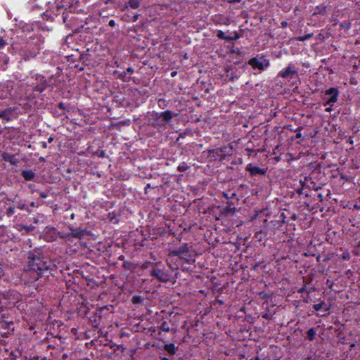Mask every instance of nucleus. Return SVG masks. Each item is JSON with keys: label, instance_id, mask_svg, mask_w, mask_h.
<instances>
[{"label": "nucleus", "instance_id": "nucleus-1", "mask_svg": "<svg viewBox=\"0 0 360 360\" xmlns=\"http://www.w3.org/2000/svg\"><path fill=\"white\" fill-rule=\"evenodd\" d=\"M27 265L25 266V277L27 283H34L42 277L54 276L57 266L53 260L44 256L40 250H34L27 253Z\"/></svg>", "mask_w": 360, "mask_h": 360}, {"label": "nucleus", "instance_id": "nucleus-2", "mask_svg": "<svg viewBox=\"0 0 360 360\" xmlns=\"http://www.w3.org/2000/svg\"><path fill=\"white\" fill-rule=\"evenodd\" d=\"M32 79L34 81L31 84V91L27 90L25 94L20 96V105H24L26 108H31L35 103L34 98L44 92L46 89L53 88V84L51 80L52 77L47 79L44 75L35 74Z\"/></svg>", "mask_w": 360, "mask_h": 360}, {"label": "nucleus", "instance_id": "nucleus-3", "mask_svg": "<svg viewBox=\"0 0 360 360\" xmlns=\"http://www.w3.org/2000/svg\"><path fill=\"white\" fill-rule=\"evenodd\" d=\"M175 258L184 261L187 264L195 262V254L192 245L187 243H181L179 247L169 249L167 262L172 269H178L179 264Z\"/></svg>", "mask_w": 360, "mask_h": 360}, {"label": "nucleus", "instance_id": "nucleus-4", "mask_svg": "<svg viewBox=\"0 0 360 360\" xmlns=\"http://www.w3.org/2000/svg\"><path fill=\"white\" fill-rule=\"evenodd\" d=\"M300 183L302 186L300 188L297 189L299 195H303L305 198L311 197L312 192H318L322 189L320 184H316L310 176H305L303 180H300Z\"/></svg>", "mask_w": 360, "mask_h": 360}, {"label": "nucleus", "instance_id": "nucleus-5", "mask_svg": "<svg viewBox=\"0 0 360 360\" xmlns=\"http://www.w3.org/2000/svg\"><path fill=\"white\" fill-rule=\"evenodd\" d=\"M248 64L254 69L263 71L270 65V60L264 54H257L248 60Z\"/></svg>", "mask_w": 360, "mask_h": 360}, {"label": "nucleus", "instance_id": "nucleus-6", "mask_svg": "<svg viewBox=\"0 0 360 360\" xmlns=\"http://www.w3.org/2000/svg\"><path fill=\"white\" fill-rule=\"evenodd\" d=\"M339 95L340 91L338 88L330 87L327 89L324 92H323V105L324 106L334 105L338 100Z\"/></svg>", "mask_w": 360, "mask_h": 360}, {"label": "nucleus", "instance_id": "nucleus-7", "mask_svg": "<svg viewBox=\"0 0 360 360\" xmlns=\"http://www.w3.org/2000/svg\"><path fill=\"white\" fill-rule=\"evenodd\" d=\"M278 77L288 79L289 81L293 79H296L298 77L297 68L293 63H289L285 68H283L279 71L278 73Z\"/></svg>", "mask_w": 360, "mask_h": 360}, {"label": "nucleus", "instance_id": "nucleus-8", "mask_svg": "<svg viewBox=\"0 0 360 360\" xmlns=\"http://www.w3.org/2000/svg\"><path fill=\"white\" fill-rule=\"evenodd\" d=\"M150 275L163 283H167L170 280V274L165 269L153 268L150 271Z\"/></svg>", "mask_w": 360, "mask_h": 360}, {"label": "nucleus", "instance_id": "nucleus-9", "mask_svg": "<svg viewBox=\"0 0 360 360\" xmlns=\"http://www.w3.org/2000/svg\"><path fill=\"white\" fill-rule=\"evenodd\" d=\"M44 238L49 241L56 240L57 238H66L65 234H62L54 227H46L44 230Z\"/></svg>", "mask_w": 360, "mask_h": 360}, {"label": "nucleus", "instance_id": "nucleus-10", "mask_svg": "<svg viewBox=\"0 0 360 360\" xmlns=\"http://www.w3.org/2000/svg\"><path fill=\"white\" fill-rule=\"evenodd\" d=\"M307 198V200L304 201L307 207L314 208V206L318 205L319 202L323 200L325 196L321 193L312 192V196Z\"/></svg>", "mask_w": 360, "mask_h": 360}, {"label": "nucleus", "instance_id": "nucleus-11", "mask_svg": "<svg viewBox=\"0 0 360 360\" xmlns=\"http://www.w3.org/2000/svg\"><path fill=\"white\" fill-rule=\"evenodd\" d=\"M6 201L11 202L17 209L30 212L27 206L25 205L23 200L19 198L18 195H15L13 198H6Z\"/></svg>", "mask_w": 360, "mask_h": 360}, {"label": "nucleus", "instance_id": "nucleus-12", "mask_svg": "<svg viewBox=\"0 0 360 360\" xmlns=\"http://www.w3.org/2000/svg\"><path fill=\"white\" fill-rule=\"evenodd\" d=\"M245 169L250 173L251 176L264 175L266 172V169L260 168L258 166H255L251 163L247 165Z\"/></svg>", "mask_w": 360, "mask_h": 360}, {"label": "nucleus", "instance_id": "nucleus-13", "mask_svg": "<svg viewBox=\"0 0 360 360\" xmlns=\"http://www.w3.org/2000/svg\"><path fill=\"white\" fill-rule=\"evenodd\" d=\"M1 157L2 160L11 163L12 165H16L18 163V160L14 154L4 153L1 154Z\"/></svg>", "mask_w": 360, "mask_h": 360}, {"label": "nucleus", "instance_id": "nucleus-14", "mask_svg": "<svg viewBox=\"0 0 360 360\" xmlns=\"http://www.w3.org/2000/svg\"><path fill=\"white\" fill-rule=\"evenodd\" d=\"M14 117V112L11 108L0 111V118L6 121H11Z\"/></svg>", "mask_w": 360, "mask_h": 360}, {"label": "nucleus", "instance_id": "nucleus-15", "mask_svg": "<svg viewBox=\"0 0 360 360\" xmlns=\"http://www.w3.org/2000/svg\"><path fill=\"white\" fill-rule=\"evenodd\" d=\"M5 203V214L10 217L13 216L15 212V207L11 202L4 201Z\"/></svg>", "mask_w": 360, "mask_h": 360}, {"label": "nucleus", "instance_id": "nucleus-16", "mask_svg": "<svg viewBox=\"0 0 360 360\" xmlns=\"http://www.w3.org/2000/svg\"><path fill=\"white\" fill-rule=\"evenodd\" d=\"M68 228L70 232L65 235L66 238L71 236L77 238H81L83 236V231L75 229L72 226H69Z\"/></svg>", "mask_w": 360, "mask_h": 360}, {"label": "nucleus", "instance_id": "nucleus-17", "mask_svg": "<svg viewBox=\"0 0 360 360\" xmlns=\"http://www.w3.org/2000/svg\"><path fill=\"white\" fill-rule=\"evenodd\" d=\"M177 349L178 347L175 346L174 343H167L163 346V349L167 352L169 356H174L176 354Z\"/></svg>", "mask_w": 360, "mask_h": 360}, {"label": "nucleus", "instance_id": "nucleus-18", "mask_svg": "<svg viewBox=\"0 0 360 360\" xmlns=\"http://www.w3.org/2000/svg\"><path fill=\"white\" fill-rule=\"evenodd\" d=\"M114 75H116L117 78L122 80L124 82H128L131 79V77L127 75V72H120L117 70L114 71Z\"/></svg>", "mask_w": 360, "mask_h": 360}, {"label": "nucleus", "instance_id": "nucleus-19", "mask_svg": "<svg viewBox=\"0 0 360 360\" xmlns=\"http://www.w3.org/2000/svg\"><path fill=\"white\" fill-rule=\"evenodd\" d=\"M226 77L229 79V81H234L236 78L235 75V72L231 65H227L224 68Z\"/></svg>", "mask_w": 360, "mask_h": 360}, {"label": "nucleus", "instance_id": "nucleus-20", "mask_svg": "<svg viewBox=\"0 0 360 360\" xmlns=\"http://www.w3.org/2000/svg\"><path fill=\"white\" fill-rule=\"evenodd\" d=\"M160 115L161 116V119L165 122H169L174 116L172 112L169 110L161 112H160Z\"/></svg>", "mask_w": 360, "mask_h": 360}, {"label": "nucleus", "instance_id": "nucleus-21", "mask_svg": "<svg viewBox=\"0 0 360 360\" xmlns=\"http://www.w3.org/2000/svg\"><path fill=\"white\" fill-rule=\"evenodd\" d=\"M84 58V55L78 53L77 55L72 54L67 57V60L70 63H74L75 62L82 60Z\"/></svg>", "mask_w": 360, "mask_h": 360}, {"label": "nucleus", "instance_id": "nucleus-22", "mask_svg": "<svg viewBox=\"0 0 360 360\" xmlns=\"http://www.w3.org/2000/svg\"><path fill=\"white\" fill-rule=\"evenodd\" d=\"M141 5V0H129L124 4V8H131L132 9L138 8Z\"/></svg>", "mask_w": 360, "mask_h": 360}, {"label": "nucleus", "instance_id": "nucleus-23", "mask_svg": "<svg viewBox=\"0 0 360 360\" xmlns=\"http://www.w3.org/2000/svg\"><path fill=\"white\" fill-rule=\"evenodd\" d=\"M22 176L25 181H32L35 176V173L32 169H26L22 172Z\"/></svg>", "mask_w": 360, "mask_h": 360}, {"label": "nucleus", "instance_id": "nucleus-24", "mask_svg": "<svg viewBox=\"0 0 360 360\" xmlns=\"http://www.w3.org/2000/svg\"><path fill=\"white\" fill-rule=\"evenodd\" d=\"M16 230L19 231H25V233H29L33 230L34 227L31 226H26L20 224H18L15 226Z\"/></svg>", "mask_w": 360, "mask_h": 360}, {"label": "nucleus", "instance_id": "nucleus-25", "mask_svg": "<svg viewBox=\"0 0 360 360\" xmlns=\"http://www.w3.org/2000/svg\"><path fill=\"white\" fill-rule=\"evenodd\" d=\"M222 195L224 198H225L226 199H228V200L229 199H236L237 200H239L237 196V194L235 192H231V191H223Z\"/></svg>", "mask_w": 360, "mask_h": 360}, {"label": "nucleus", "instance_id": "nucleus-26", "mask_svg": "<svg viewBox=\"0 0 360 360\" xmlns=\"http://www.w3.org/2000/svg\"><path fill=\"white\" fill-rule=\"evenodd\" d=\"M313 308L315 311H319L321 309L324 308V311H328L329 310V307H326V304L324 301H321L319 303L314 304L313 305Z\"/></svg>", "mask_w": 360, "mask_h": 360}, {"label": "nucleus", "instance_id": "nucleus-27", "mask_svg": "<svg viewBox=\"0 0 360 360\" xmlns=\"http://www.w3.org/2000/svg\"><path fill=\"white\" fill-rule=\"evenodd\" d=\"M226 204H227V206H226L224 208V212L226 214H228V213L234 212V210H235L234 204L230 201H227Z\"/></svg>", "mask_w": 360, "mask_h": 360}, {"label": "nucleus", "instance_id": "nucleus-28", "mask_svg": "<svg viewBox=\"0 0 360 360\" xmlns=\"http://www.w3.org/2000/svg\"><path fill=\"white\" fill-rule=\"evenodd\" d=\"M352 27V23L349 20H345L340 22V28L345 30V31H348Z\"/></svg>", "mask_w": 360, "mask_h": 360}, {"label": "nucleus", "instance_id": "nucleus-29", "mask_svg": "<svg viewBox=\"0 0 360 360\" xmlns=\"http://www.w3.org/2000/svg\"><path fill=\"white\" fill-rule=\"evenodd\" d=\"M223 152L222 148H216L209 150V154L212 158H216V157L220 156V153Z\"/></svg>", "mask_w": 360, "mask_h": 360}, {"label": "nucleus", "instance_id": "nucleus-30", "mask_svg": "<svg viewBox=\"0 0 360 360\" xmlns=\"http://www.w3.org/2000/svg\"><path fill=\"white\" fill-rule=\"evenodd\" d=\"M307 339L309 340V341H313L315 338V335H316V331L314 330V328H309L307 331Z\"/></svg>", "mask_w": 360, "mask_h": 360}, {"label": "nucleus", "instance_id": "nucleus-31", "mask_svg": "<svg viewBox=\"0 0 360 360\" xmlns=\"http://www.w3.org/2000/svg\"><path fill=\"white\" fill-rule=\"evenodd\" d=\"M216 36L220 39L229 41V35H226L222 30H217Z\"/></svg>", "mask_w": 360, "mask_h": 360}, {"label": "nucleus", "instance_id": "nucleus-32", "mask_svg": "<svg viewBox=\"0 0 360 360\" xmlns=\"http://www.w3.org/2000/svg\"><path fill=\"white\" fill-rule=\"evenodd\" d=\"M160 329L165 332H169L171 330L169 323L166 321H164L161 323L160 326Z\"/></svg>", "mask_w": 360, "mask_h": 360}, {"label": "nucleus", "instance_id": "nucleus-33", "mask_svg": "<svg viewBox=\"0 0 360 360\" xmlns=\"http://www.w3.org/2000/svg\"><path fill=\"white\" fill-rule=\"evenodd\" d=\"M313 35H314L313 33H309V34L303 35V36L297 37L295 38V39L297 41H304L306 40L311 39L313 37Z\"/></svg>", "mask_w": 360, "mask_h": 360}, {"label": "nucleus", "instance_id": "nucleus-34", "mask_svg": "<svg viewBox=\"0 0 360 360\" xmlns=\"http://www.w3.org/2000/svg\"><path fill=\"white\" fill-rule=\"evenodd\" d=\"M108 219L109 221L113 224H117L119 222V219L117 216H115V212H110L108 216Z\"/></svg>", "mask_w": 360, "mask_h": 360}, {"label": "nucleus", "instance_id": "nucleus-35", "mask_svg": "<svg viewBox=\"0 0 360 360\" xmlns=\"http://www.w3.org/2000/svg\"><path fill=\"white\" fill-rule=\"evenodd\" d=\"M231 34L232 35H229V41L238 40L240 37V35L237 31H233Z\"/></svg>", "mask_w": 360, "mask_h": 360}, {"label": "nucleus", "instance_id": "nucleus-36", "mask_svg": "<svg viewBox=\"0 0 360 360\" xmlns=\"http://www.w3.org/2000/svg\"><path fill=\"white\" fill-rule=\"evenodd\" d=\"M143 298L141 295H134L131 298V302L134 304H139L142 302Z\"/></svg>", "mask_w": 360, "mask_h": 360}, {"label": "nucleus", "instance_id": "nucleus-37", "mask_svg": "<svg viewBox=\"0 0 360 360\" xmlns=\"http://www.w3.org/2000/svg\"><path fill=\"white\" fill-rule=\"evenodd\" d=\"M189 169V167L187 165L186 162H182L177 167V170L180 172H184L187 171Z\"/></svg>", "mask_w": 360, "mask_h": 360}, {"label": "nucleus", "instance_id": "nucleus-38", "mask_svg": "<svg viewBox=\"0 0 360 360\" xmlns=\"http://www.w3.org/2000/svg\"><path fill=\"white\" fill-rule=\"evenodd\" d=\"M258 295L259 297V298L262 299V300H268L269 299H270L271 297V296L266 293L265 291H261L258 293Z\"/></svg>", "mask_w": 360, "mask_h": 360}, {"label": "nucleus", "instance_id": "nucleus-39", "mask_svg": "<svg viewBox=\"0 0 360 360\" xmlns=\"http://www.w3.org/2000/svg\"><path fill=\"white\" fill-rule=\"evenodd\" d=\"M56 108L61 110V112H64L65 113L66 111H69L67 108L66 105L63 103L60 102L57 104Z\"/></svg>", "mask_w": 360, "mask_h": 360}, {"label": "nucleus", "instance_id": "nucleus-40", "mask_svg": "<svg viewBox=\"0 0 360 360\" xmlns=\"http://www.w3.org/2000/svg\"><path fill=\"white\" fill-rule=\"evenodd\" d=\"M6 296L7 297L13 296L16 301H18L19 300V297H20V295L18 293L15 292H13V291H8L6 293Z\"/></svg>", "mask_w": 360, "mask_h": 360}, {"label": "nucleus", "instance_id": "nucleus-41", "mask_svg": "<svg viewBox=\"0 0 360 360\" xmlns=\"http://www.w3.org/2000/svg\"><path fill=\"white\" fill-rule=\"evenodd\" d=\"M230 53H235V54H240V50L238 47H236V46H233L230 49Z\"/></svg>", "mask_w": 360, "mask_h": 360}, {"label": "nucleus", "instance_id": "nucleus-42", "mask_svg": "<svg viewBox=\"0 0 360 360\" xmlns=\"http://www.w3.org/2000/svg\"><path fill=\"white\" fill-rule=\"evenodd\" d=\"M181 269L184 272H191V271H192V269H191V268L190 266H185V265H181Z\"/></svg>", "mask_w": 360, "mask_h": 360}, {"label": "nucleus", "instance_id": "nucleus-43", "mask_svg": "<svg viewBox=\"0 0 360 360\" xmlns=\"http://www.w3.org/2000/svg\"><path fill=\"white\" fill-rule=\"evenodd\" d=\"M53 113L56 117H59V116L65 115L64 112H58L57 110V108L56 107L54 109H53Z\"/></svg>", "mask_w": 360, "mask_h": 360}, {"label": "nucleus", "instance_id": "nucleus-44", "mask_svg": "<svg viewBox=\"0 0 360 360\" xmlns=\"http://www.w3.org/2000/svg\"><path fill=\"white\" fill-rule=\"evenodd\" d=\"M151 116H152L153 119H155L157 120L161 119L160 112H153V114L151 115Z\"/></svg>", "mask_w": 360, "mask_h": 360}, {"label": "nucleus", "instance_id": "nucleus-45", "mask_svg": "<svg viewBox=\"0 0 360 360\" xmlns=\"http://www.w3.org/2000/svg\"><path fill=\"white\" fill-rule=\"evenodd\" d=\"M302 129V127H298L297 129H296L295 132H297L296 133L297 139H300L302 137V133H301Z\"/></svg>", "mask_w": 360, "mask_h": 360}, {"label": "nucleus", "instance_id": "nucleus-46", "mask_svg": "<svg viewBox=\"0 0 360 360\" xmlns=\"http://www.w3.org/2000/svg\"><path fill=\"white\" fill-rule=\"evenodd\" d=\"M261 316L263 319H271L272 317V316L269 313H267V312L262 313L261 314Z\"/></svg>", "mask_w": 360, "mask_h": 360}, {"label": "nucleus", "instance_id": "nucleus-47", "mask_svg": "<svg viewBox=\"0 0 360 360\" xmlns=\"http://www.w3.org/2000/svg\"><path fill=\"white\" fill-rule=\"evenodd\" d=\"M307 288L306 284H304L303 286L297 290L298 293H303L304 292H307Z\"/></svg>", "mask_w": 360, "mask_h": 360}, {"label": "nucleus", "instance_id": "nucleus-48", "mask_svg": "<svg viewBox=\"0 0 360 360\" xmlns=\"http://www.w3.org/2000/svg\"><path fill=\"white\" fill-rule=\"evenodd\" d=\"M6 194V191L4 190L3 184H2V183L0 181V196H1V197H3V196H4Z\"/></svg>", "mask_w": 360, "mask_h": 360}, {"label": "nucleus", "instance_id": "nucleus-49", "mask_svg": "<svg viewBox=\"0 0 360 360\" xmlns=\"http://www.w3.org/2000/svg\"><path fill=\"white\" fill-rule=\"evenodd\" d=\"M39 195L40 198H46L48 197V193L47 192H45V191H40L39 193Z\"/></svg>", "mask_w": 360, "mask_h": 360}, {"label": "nucleus", "instance_id": "nucleus-50", "mask_svg": "<svg viewBox=\"0 0 360 360\" xmlns=\"http://www.w3.org/2000/svg\"><path fill=\"white\" fill-rule=\"evenodd\" d=\"M125 72H127V75H131L134 72V69L132 67H129L127 68Z\"/></svg>", "mask_w": 360, "mask_h": 360}, {"label": "nucleus", "instance_id": "nucleus-51", "mask_svg": "<svg viewBox=\"0 0 360 360\" xmlns=\"http://www.w3.org/2000/svg\"><path fill=\"white\" fill-rule=\"evenodd\" d=\"M326 6H322L321 8L319 10V14H324L326 13Z\"/></svg>", "mask_w": 360, "mask_h": 360}, {"label": "nucleus", "instance_id": "nucleus-52", "mask_svg": "<svg viewBox=\"0 0 360 360\" xmlns=\"http://www.w3.org/2000/svg\"><path fill=\"white\" fill-rule=\"evenodd\" d=\"M98 157L100 158H105V153L104 150H101L98 151Z\"/></svg>", "mask_w": 360, "mask_h": 360}, {"label": "nucleus", "instance_id": "nucleus-53", "mask_svg": "<svg viewBox=\"0 0 360 360\" xmlns=\"http://www.w3.org/2000/svg\"><path fill=\"white\" fill-rule=\"evenodd\" d=\"M333 109H334L333 105H327L325 110H326V112H330L332 110H333Z\"/></svg>", "mask_w": 360, "mask_h": 360}, {"label": "nucleus", "instance_id": "nucleus-54", "mask_svg": "<svg viewBox=\"0 0 360 360\" xmlns=\"http://www.w3.org/2000/svg\"><path fill=\"white\" fill-rule=\"evenodd\" d=\"M5 230V228L4 226H0V240H3V239H1V237L4 236V231Z\"/></svg>", "mask_w": 360, "mask_h": 360}, {"label": "nucleus", "instance_id": "nucleus-55", "mask_svg": "<svg viewBox=\"0 0 360 360\" xmlns=\"http://www.w3.org/2000/svg\"><path fill=\"white\" fill-rule=\"evenodd\" d=\"M139 18V14H136L132 17L131 21L133 22H136Z\"/></svg>", "mask_w": 360, "mask_h": 360}, {"label": "nucleus", "instance_id": "nucleus-56", "mask_svg": "<svg viewBox=\"0 0 360 360\" xmlns=\"http://www.w3.org/2000/svg\"><path fill=\"white\" fill-rule=\"evenodd\" d=\"M108 25L113 27L116 25L115 21L114 20H110L108 22Z\"/></svg>", "mask_w": 360, "mask_h": 360}, {"label": "nucleus", "instance_id": "nucleus-57", "mask_svg": "<svg viewBox=\"0 0 360 360\" xmlns=\"http://www.w3.org/2000/svg\"><path fill=\"white\" fill-rule=\"evenodd\" d=\"M315 290V288L314 287H311L309 289H307V295H309V294H311V292H313Z\"/></svg>", "mask_w": 360, "mask_h": 360}, {"label": "nucleus", "instance_id": "nucleus-58", "mask_svg": "<svg viewBox=\"0 0 360 360\" xmlns=\"http://www.w3.org/2000/svg\"><path fill=\"white\" fill-rule=\"evenodd\" d=\"M41 146L43 148H47L48 147L47 143L45 141L41 142Z\"/></svg>", "mask_w": 360, "mask_h": 360}, {"label": "nucleus", "instance_id": "nucleus-59", "mask_svg": "<svg viewBox=\"0 0 360 360\" xmlns=\"http://www.w3.org/2000/svg\"><path fill=\"white\" fill-rule=\"evenodd\" d=\"M6 45V42L4 39L0 40V49L4 47Z\"/></svg>", "mask_w": 360, "mask_h": 360}, {"label": "nucleus", "instance_id": "nucleus-60", "mask_svg": "<svg viewBox=\"0 0 360 360\" xmlns=\"http://www.w3.org/2000/svg\"><path fill=\"white\" fill-rule=\"evenodd\" d=\"M53 140H54L53 136H49V137L48 138V143H50L53 142Z\"/></svg>", "mask_w": 360, "mask_h": 360}, {"label": "nucleus", "instance_id": "nucleus-61", "mask_svg": "<svg viewBox=\"0 0 360 360\" xmlns=\"http://www.w3.org/2000/svg\"><path fill=\"white\" fill-rule=\"evenodd\" d=\"M74 68H78L79 70H84V68H83V67H79V65H78V64H75V65H74Z\"/></svg>", "mask_w": 360, "mask_h": 360}, {"label": "nucleus", "instance_id": "nucleus-62", "mask_svg": "<svg viewBox=\"0 0 360 360\" xmlns=\"http://www.w3.org/2000/svg\"><path fill=\"white\" fill-rule=\"evenodd\" d=\"M288 23L285 21L281 22V26L282 27H285L287 26Z\"/></svg>", "mask_w": 360, "mask_h": 360}, {"label": "nucleus", "instance_id": "nucleus-63", "mask_svg": "<svg viewBox=\"0 0 360 360\" xmlns=\"http://www.w3.org/2000/svg\"><path fill=\"white\" fill-rule=\"evenodd\" d=\"M41 3H44L45 4H49L50 3L49 0H41Z\"/></svg>", "mask_w": 360, "mask_h": 360}, {"label": "nucleus", "instance_id": "nucleus-64", "mask_svg": "<svg viewBox=\"0 0 360 360\" xmlns=\"http://www.w3.org/2000/svg\"><path fill=\"white\" fill-rule=\"evenodd\" d=\"M160 360H169V359L166 356H160Z\"/></svg>", "mask_w": 360, "mask_h": 360}]
</instances>
